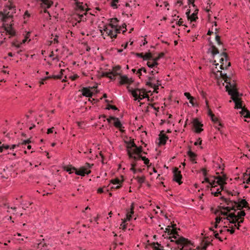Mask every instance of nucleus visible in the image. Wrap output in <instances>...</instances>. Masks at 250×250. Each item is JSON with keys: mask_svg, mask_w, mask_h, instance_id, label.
I'll return each instance as SVG.
<instances>
[{"mask_svg": "<svg viewBox=\"0 0 250 250\" xmlns=\"http://www.w3.org/2000/svg\"><path fill=\"white\" fill-rule=\"evenodd\" d=\"M220 75L227 83L226 85V90L228 91L229 95H231V99L234 102L235 107L236 108H242V110L240 112L241 115L245 118H250V112L247 109L242 108V102L239 98V94L236 88L234 82L231 83L230 82H228L229 80L227 74L222 73L221 71H220Z\"/></svg>", "mask_w": 250, "mask_h": 250, "instance_id": "nucleus-1", "label": "nucleus"}, {"mask_svg": "<svg viewBox=\"0 0 250 250\" xmlns=\"http://www.w3.org/2000/svg\"><path fill=\"white\" fill-rule=\"evenodd\" d=\"M127 154L129 158L133 159L134 161L140 160L141 157V153L142 152V147H138L133 141L130 142L127 146Z\"/></svg>", "mask_w": 250, "mask_h": 250, "instance_id": "nucleus-2", "label": "nucleus"}, {"mask_svg": "<svg viewBox=\"0 0 250 250\" xmlns=\"http://www.w3.org/2000/svg\"><path fill=\"white\" fill-rule=\"evenodd\" d=\"M15 13V7L10 3L9 5L5 6L3 12H0V20L3 22H6L8 19L11 18Z\"/></svg>", "mask_w": 250, "mask_h": 250, "instance_id": "nucleus-3", "label": "nucleus"}, {"mask_svg": "<svg viewBox=\"0 0 250 250\" xmlns=\"http://www.w3.org/2000/svg\"><path fill=\"white\" fill-rule=\"evenodd\" d=\"M127 88L131 92L133 97H134L135 100H138V102H140L141 100L145 98H148V95L144 89L136 88L135 89H130L129 87H127Z\"/></svg>", "mask_w": 250, "mask_h": 250, "instance_id": "nucleus-4", "label": "nucleus"}, {"mask_svg": "<svg viewBox=\"0 0 250 250\" xmlns=\"http://www.w3.org/2000/svg\"><path fill=\"white\" fill-rule=\"evenodd\" d=\"M225 178L221 176H217L216 177H213V179H209L206 177L205 181L209 184L212 188H215L217 185L222 186V184H225Z\"/></svg>", "mask_w": 250, "mask_h": 250, "instance_id": "nucleus-5", "label": "nucleus"}, {"mask_svg": "<svg viewBox=\"0 0 250 250\" xmlns=\"http://www.w3.org/2000/svg\"><path fill=\"white\" fill-rule=\"evenodd\" d=\"M227 57V55L226 53L224 52L220 55L219 62H220V64L219 65V63H215V65H216V68L217 70L218 66H219L221 69H224L225 68H227V66H229L230 65V63L229 62H228V65H227V63H228Z\"/></svg>", "mask_w": 250, "mask_h": 250, "instance_id": "nucleus-6", "label": "nucleus"}, {"mask_svg": "<svg viewBox=\"0 0 250 250\" xmlns=\"http://www.w3.org/2000/svg\"><path fill=\"white\" fill-rule=\"evenodd\" d=\"M93 165H92V166ZM91 167L89 163H86L84 166L81 167L78 169L75 170V174L81 176H84L85 175H88L91 173L90 168Z\"/></svg>", "mask_w": 250, "mask_h": 250, "instance_id": "nucleus-7", "label": "nucleus"}, {"mask_svg": "<svg viewBox=\"0 0 250 250\" xmlns=\"http://www.w3.org/2000/svg\"><path fill=\"white\" fill-rule=\"evenodd\" d=\"M245 212L244 211H240L238 212L237 215H236L234 213H229L227 219L229 221V222L231 223H235L236 221H238V220L241 219L242 217L245 215Z\"/></svg>", "mask_w": 250, "mask_h": 250, "instance_id": "nucleus-8", "label": "nucleus"}, {"mask_svg": "<svg viewBox=\"0 0 250 250\" xmlns=\"http://www.w3.org/2000/svg\"><path fill=\"white\" fill-rule=\"evenodd\" d=\"M120 29H115L111 26L105 25L104 28V31L110 36L111 38H116L117 34L120 33Z\"/></svg>", "mask_w": 250, "mask_h": 250, "instance_id": "nucleus-9", "label": "nucleus"}, {"mask_svg": "<svg viewBox=\"0 0 250 250\" xmlns=\"http://www.w3.org/2000/svg\"><path fill=\"white\" fill-rule=\"evenodd\" d=\"M121 67L120 66H116L113 68L111 72H107L104 73V76L113 80L114 77L120 75Z\"/></svg>", "mask_w": 250, "mask_h": 250, "instance_id": "nucleus-10", "label": "nucleus"}, {"mask_svg": "<svg viewBox=\"0 0 250 250\" xmlns=\"http://www.w3.org/2000/svg\"><path fill=\"white\" fill-rule=\"evenodd\" d=\"M146 85L153 87L154 90H156L158 86L160 85L159 81L157 79L156 80L155 77L153 75L148 77V81L146 82Z\"/></svg>", "mask_w": 250, "mask_h": 250, "instance_id": "nucleus-11", "label": "nucleus"}, {"mask_svg": "<svg viewBox=\"0 0 250 250\" xmlns=\"http://www.w3.org/2000/svg\"><path fill=\"white\" fill-rule=\"evenodd\" d=\"M181 178V171L178 170V168L175 167L173 170V180L178 183L179 184H181L182 183Z\"/></svg>", "mask_w": 250, "mask_h": 250, "instance_id": "nucleus-12", "label": "nucleus"}, {"mask_svg": "<svg viewBox=\"0 0 250 250\" xmlns=\"http://www.w3.org/2000/svg\"><path fill=\"white\" fill-rule=\"evenodd\" d=\"M193 125L195 128V131L196 133H200L203 130V129L202 128L203 124H202L197 119L193 120Z\"/></svg>", "mask_w": 250, "mask_h": 250, "instance_id": "nucleus-13", "label": "nucleus"}, {"mask_svg": "<svg viewBox=\"0 0 250 250\" xmlns=\"http://www.w3.org/2000/svg\"><path fill=\"white\" fill-rule=\"evenodd\" d=\"M94 87H83L82 89V95L87 97H91L92 96L93 92L91 91V89H93Z\"/></svg>", "mask_w": 250, "mask_h": 250, "instance_id": "nucleus-14", "label": "nucleus"}, {"mask_svg": "<svg viewBox=\"0 0 250 250\" xmlns=\"http://www.w3.org/2000/svg\"><path fill=\"white\" fill-rule=\"evenodd\" d=\"M223 210H221L220 212L219 211H216L215 212V214H217L218 213H219L218 215H228V213L231 210L234 209V206L232 207H223L222 208Z\"/></svg>", "mask_w": 250, "mask_h": 250, "instance_id": "nucleus-15", "label": "nucleus"}, {"mask_svg": "<svg viewBox=\"0 0 250 250\" xmlns=\"http://www.w3.org/2000/svg\"><path fill=\"white\" fill-rule=\"evenodd\" d=\"M120 83L121 84H131L133 83V80L132 78H128L126 76H121L120 77Z\"/></svg>", "mask_w": 250, "mask_h": 250, "instance_id": "nucleus-16", "label": "nucleus"}, {"mask_svg": "<svg viewBox=\"0 0 250 250\" xmlns=\"http://www.w3.org/2000/svg\"><path fill=\"white\" fill-rule=\"evenodd\" d=\"M161 58V56H158L154 58H152L151 60H149L147 62V65L148 66H156L158 65V63L157 61Z\"/></svg>", "mask_w": 250, "mask_h": 250, "instance_id": "nucleus-17", "label": "nucleus"}, {"mask_svg": "<svg viewBox=\"0 0 250 250\" xmlns=\"http://www.w3.org/2000/svg\"><path fill=\"white\" fill-rule=\"evenodd\" d=\"M231 203L232 206H234V208L235 206H236L238 208H240L242 207H245L248 204V203L245 199L241 200V201L239 202V204H238L236 202H234Z\"/></svg>", "mask_w": 250, "mask_h": 250, "instance_id": "nucleus-18", "label": "nucleus"}, {"mask_svg": "<svg viewBox=\"0 0 250 250\" xmlns=\"http://www.w3.org/2000/svg\"><path fill=\"white\" fill-rule=\"evenodd\" d=\"M168 139V137L161 132L159 135V145H163L166 143L167 140Z\"/></svg>", "mask_w": 250, "mask_h": 250, "instance_id": "nucleus-19", "label": "nucleus"}, {"mask_svg": "<svg viewBox=\"0 0 250 250\" xmlns=\"http://www.w3.org/2000/svg\"><path fill=\"white\" fill-rule=\"evenodd\" d=\"M134 205L133 203L131 204L130 211H128L126 213V218L124 219V220H125V221H129L131 218L132 214L134 213Z\"/></svg>", "mask_w": 250, "mask_h": 250, "instance_id": "nucleus-20", "label": "nucleus"}, {"mask_svg": "<svg viewBox=\"0 0 250 250\" xmlns=\"http://www.w3.org/2000/svg\"><path fill=\"white\" fill-rule=\"evenodd\" d=\"M118 21L117 19H116V18L111 19L110 20V22L108 25L111 26L113 28H114L115 29H118L117 28V24ZM119 29H120V27Z\"/></svg>", "mask_w": 250, "mask_h": 250, "instance_id": "nucleus-21", "label": "nucleus"}, {"mask_svg": "<svg viewBox=\"0 0 250 250\" xmlns=\"http://www.w3.org/2000/svg\"><path fill=\"white\" fill-rule=\"evenodd\" d=\"M113 121H114V125L117 128H120L122 126V125L121 124L120 120L117 118H112Z\"/></svg>", "mask_w": 250, "mask_h": 250, "instance_id": "nucleus-22", "label": "nucleus"}, {"mask_svg": "<svg viewBox=\"0 0 250 250\" xmlns=\"http://www.w3.org/2000/svg\"><path fill=\"white\" fill-rule=\"evenodd\" d=\"M224 185V184H222V185L221 188V185H219L220 186V188H217L216 191H214V189H213L214 188H212L211 189V190L212 191H211V193L214 194V195L215 196H218L219 195V194H220L221 191L222 190V189H223V186Z\"/></svg>", "mask_w": 250, "mask_h": 250, "instance_id": "nucleus-23", "label": "nucleus"}, {"mask_svg": "<svg viewBox=\"0 0 250 250\" xmlns=\"http://www.w3.org/2000/svg\"><path fill=\"white\" fill-rule=\"evenodd\" d=\"M158 65H156V66H148L152 70H150V73L151 75H155V74H157L159 72V68L157 66Z\"/></svg>", "mask_w": 250, "mask_h": 250, "instance_id": "nucleus-24", "label": "nucleus"}, {"mask_svg": "<svg viewBox=\"0 0 250 250\" xmlns=\"http://www.w3.org/2000/svg\"><path fill=\"white\" fill-rule=\"evenodd\" d=\"M16 146V145H13L11 146H10L9 145L3 144L1 146H0V152H1L2 151L3 148L5 149L10 148L11 149L15 148Z\"/></svg>", "mask_w": 250, "mask_h": 250, "instance_id": "nucleus-25", "label": "nucleus"}, {"mask_svg": "<svg viewBox=\"0 0 250 250\" xmlns=\"http://www.w3.org/2000/svg\"><path fill=\"white\" fill-rule=\"evenodd\" d=\"M209 51L214 57L215 55H217L219 53L218 49L214 45H212L211 46V47L209 48Z\"/></svg>", "mask_w": 250, "mask_h": 250, "instance_id": "nucleus-26", "label": "nucleus"}, {"mask_svg": "<svg viewBox=\"0 0 250 250\" xmlns=\"http://www.w3.org/2000/svg\"><path fill=\"white\" fill-rule=\"evenodd\" d=\"M64 169L66 171L68 172L69 173H73L74 172L75 173V170H76V168L74 167H72L71 166H66L64 167Z\"/></svg>", "mask_w": 250, "mask_h": 250, "instance_id": "nucleus-27", "label": "nucleus"}, {"mask_svg": "<svg viewBox=\"0 0 250 250\" xmlns=\"http://www.w3.org/2000/svg\"><path fill=\"white\" fill-rule=\"evenodd\" d=\"M211 120L215 124H217L218 126H221V124L219 122L218 119L214 115H211V117H210Z\"/></svg>", "mask_w": 250, "mask_h": 250, "instance_id": "nucleus-28", "label": "nucleus"}, {"mask_svg": "<svg viewBox=\"0 0 250 250\" xmlns=\"http://www.w3.org/2000/svg\"><path fill=\"white\" fill-rule=\"evenodd\" d=\"M4 28H5V31H6V32L7 33H8L10 35H14V32L13 31L11 25L9 26L7 25V27L4 26Z\"/></svg>", "mask_w": 250, "mask_h": 250, "instance_id": "nucleus-29", "label": "nucleus"}, {"mask_svg": "<svg viewBox=\"0 0 250 250\" xmlns=\"http://www.w3.org/2000/svg\"><path fill=\"white\" fill-rule=\"evenodd\" d=\"M54 78L55 79H60L61 78V76H53L52 77H45L44 78L42 79V81L40 82V83L41 84H42L44 83V81L48 80V79L49 78Z\"/></svg>", "mask_w": 250, "mask_h": 250, "instance_id": "nucleus-30", "label": "nucleus"}, {"mask_svg": "<svg viewBox=\"0 0 250 250\" xmlns=\"http://www.w3.org/2000/svg\"><path fill=\"white\" fill-rule=\"evenodd\" d=\"M188 19L190 20L191 21H194L197 18V13H193L191 15H188Z\"/></svg>", "mask_w": 250, "mask_h": 250, "instance_id": "nucleus-31", "label": "nucleus"}, {"mask_svg": "<svg viewBox=\"0 0 250 250\" xmlns=\"http://www.w3.org/2000/svg\"><path fill=\"white\" fill-rule=\"evenodd\" d=\"M188 155L189 156V157H190L191 161H194L195 160V158L196 155L194 152H193L191 151H189L188 152Z\"/></svg>", "mask_w": 250, "mask_h": 250, "instance_id": "nucleus-32", "label": "nucleus"}, {"mask_svg": "<svg viewBox=\"0 0 250 250\" xmlns=\"http://www.w3.org/2000/svg\"><path fill=\"white\" fill-rule=\"evenodd\" d=\"M118 2V0H111L110 4L112 7H113L114 8H117V3Z\"/></svg>", "mask_w": 250, "mask_h": 250, "instance_id": "nucleus-33", "label": "nucleus"}, {"mask_svg": "<svg viewBox=\"0 0 250 250\" xmlns=\"http://www.w3.org/2000/svg\"><path fill=\"white\" fill-rule=\"evenodd\" d=\"M152 55L150 53H146L143 57V59L144 60H147L149 59L151 60L152 59Z\"/></svg>", "mask_w": 250, "mask_h": 250, "instance_id": "nucleus-34", "label": "nucleus"}, {"mask_svg": "<svg viewBox=\"0 0 250 250\" xmlns=\"http://www.w3.org/2000/svg\"><path fill=\"white\" fill-rule=\"evenodd\" d=\"M223 219L222 217H217L215 219V225H214V227L215 228H217V226H218V224H219L220 223V222L221 221V220Z\"/></svg>", "mask_w": 250, "mask_h": 250, "instance_id": "nucleus-35", "label": "nucleus"}, {"mask_svg": "<svg viewBox=\"0 0 250 250\" xmlns=\"http://www.w3.org/2000/svg\"><path fill=\"white\" fill-rule=\"evenodd\" d=\"M123 220V222H122V224L120 225V229L125 230L126 228V225L125 224L126 221H125V220Z\"/></svg>", "mask_w": 250, "mask_h": 250, "instance_id": "nucleus-36", "label": "nucleus"}, {"mask_svg": "<svg viewBox=\"0 0 250 250\" xmlns=\"http://www.w3.org/2000/svg\"><path fill=\"white\" fill-rule=\"evenodd\" d=\"M189 100V103L192 104V106L196 105V99L193 97Z\"/></svg>", "mask_w": 250, "mask_h": 250, "instance_id": "nucleus-37", "label": "nucleus"}, {"mask_svg": "<svg viewBox=\"0 0 250 250\" xmlns=\"http://www.w3.org/2000/svg\"><path fill=\"white\" fill-rule=\"evenodd\" d=\"M140 158H141V159H142L143 161H144V163H145L146 165H147L149 164V160L147 158H146V157H144V156H141V157H140Z\"/></svg>", "mask_w": 250, "mask_h": 250, "instance_id": "nucleus-38", "label": "nucleus"}, {"mask_svg": "<svg viewBox=\"0 0 250 250\" xmlns=\"http://www.w3.org/2000/svg\"><path fill=\"white\" fill-rule=\"evenodd\" d=\"M137 181L140 184H142L144 182H145V177H138L137 178Z\"/></svg>", "mask_w": 250, "mask_h": 250, "instance_id": "nucleus-39", "label": "nucleus"}, {"mask_svg": "<svg viewBox=\"0 0 250 250\" xmlns=\"http://www.w3.org/2000/svg\"><path fill=\"white\" fill-rule=\"evenodd\" d=\"M50 42V44H51L53 42H54V43H58V42H59V41H58V36L56 35L55 38L53 39V40L51 41Z\"/></svg>", "mask_w": 250, "mask_h": 250, "instance_id": "nucleus-40", "label": "nucleus"}, {"mask_svg": "<svg viewBox=\"0 0 250 250\" xmlns=\"http://www.w3.org/2000/svg\"><path fill=\"white\" fill-rule=\"evenodd\" d=\"M111 183L113 185H117V184H120V180L119 179H115L112 180H111Z\"/></svg>", "mask_w": 250, "mask_h": 250, "instance_id": "nucleus-41", "label": "nucleus"}, {"mask_svg": "<svg viewBox=\"0 0 250 250\" xmlns=\"http://www.w3.org/2000/svg\"><path fill=\"white\" fill-rule=\"evenodd\" d=\"M75 1L77 4V7L81 9L82 10H84V8L82 6V3H78L77 0H75Z\"/></svg>", "mask_w": 250, "mask_h": 250, "instance_id": "nucleus-42", "label": "nucleus"}, {"mask_svg": "<svg viewBox=\"0 0 250 250\" xmlns=\"http://www.w3.org/2000/svg\"><path fill=\"white\" fill-rule=\"evenodd\" d=\"M184 95L188 99H190L192 97H193L192 96H191L190 94L188 92H185L184 93Z\"/></svg>", "mask_w": 250, "mask_h": 250, "instance_id": "nucleus-43", "label": "nucleus"}, {"mask_svg": "<svg viewBox=\"0 0 250 250\" xmlns=\"http://www.w3.org/2000/svg\"><path fill=\"white\" fill-rule=\"evenodd\" d=\"M106 108L108 109H109L110 108L112 109H114V110L117 109V107L115 105H110V104L108 105V106Z\"/></svg>", "mask_w": 250, "mask_h": 250, "instance_id": "nucleus-44", "label": "nucleus"}, {"mask_svg": "<svg viewBox=\"0 0 250 250\" xmlns=\"http://www.w3.org/2000/svg\"><path fill=\"white\" fill-rule=\"evenodd\" d=\"M202 143V140L201 138H199L198 140L194 143L195 146H197L198 145H201Z\"/></svg>", "mask_w": 250, "mask_h": 250, "instance_id": "nucleus-45", "label": "nucleus"}, {"mask_svg": "<svg viewBox=\"0 0 250 250\" xmlns=\"http://www.w3.org/2000/svg\"><path fill=\"white\" fill-rule=\"evenodd\" d=\"M142 71H143L144 73H146V70L144 67H142L138 70V72H141Z\"/></svg>", "mask_w": 250, "mask_h": 250, "instance_id": "nucleus-46", "label": "nucleus"}, {"mask_svg": "<svg viewBox=\"0 0 250 250\" xmlns=\"http://www.w3.org/2000/svg\"><path fill=\"white\" fill-rule=\"evenodd\" d=\"M215 39H216V41H217L218 43L219 44H220L221 43V42H220V37L218 35H216V37H215Z\"/></svg>", "mask_w": 250, "mask_h": 250, "instance_id": "nucleus-47", "label": "nucleus"}, {"mask_svg": "<svg viewBox=\"0 0 250 250\" xmlns=\"http://www.w3.org/2000/svg\"><path fill=\"white\" fill-rule=\"evenodd\" d=\"M97 192L98 193H103L104 192V188H99L97 190Z\"/></svg>", "mask_w": 250, "mask_h": 250, "instance_id": "nucleus-48", "label": "nucleus"}, {"mask_svg": "<svg viewBox=\"0 0 250 250\" xmlns=\"http://www.w3.org/2000/svg\"><path fill=\"white\" fill-rule=\"evenodd\" d=\"M183 23V21L182 20V19H180L177 22V24L179 25H182Z\"/></svg>", "mask_w": 250, "mask_h": 250, "instance_id": "nucleus-49", "label": "nucleus"}, {"mask_svg": "<svg viewBox=\"0 0 250 250\" xmlns=\"http://www.w3.org/2000/svg\"><path fill=\"white\" fill-rule=\"evenodd\" d=\"M53 129H54V127H51V128H50L48 129V130H47V134H50V133H52V132H53Z\"/></svg>", "mask_w": 250, "mask_h": 250, "instance_id": "nucleus-50", "label": "nucleus"}, {"mask_svg": "<svg viewBox=\"0 0 250 250\" xmlns=\"http://www.w3.org/2000/svg\"><path fill=\"white\" fill-rule=\"evenodd\" d=\"M83 122H77V125L80 128H83Z\"/></svg>", "mask_w": 250, "mask_h": 250, "instance_id": "nucleus-51", "label": "nucleus"}, {"mask_svg": "<svg viewBox=\"0 0 250 250\" xmlns=\"http://www.w3.org/2000/svg\"><path fill=\"white\" fill-rule=\"evenodd\" d=\"M227 230L228 232H229L231 234H233L234 232V229H227Z\"/></svg>", "mask_w": 250, "mask_h": 250, "instance_id": "nucleus-52", "label": "nucleus"}, {"mask_svg": "<svg viewBox=\"0 0 250 250\" xmlns=\"http://www.w3.org/2000/svg\"><path fill=\"white\" fill-rule=\"evenodd\" d=\"M208 115H209L210 117H211V115H214V114L212 113V111H211V109H209V108H208Z\"/></svg>", "mask_w": 250, "mask_h": 250, "instance_id": "nucleus-53", "label": "nucleus"}, {"mask_svg": "<svg viewBox=\"0 0 250 250\" xmlns=\"http://www.w3.org/2000/svg\"><path fill=\"white\" fill-rule=\"evenodd\" d=\"M29 143H30V141L29 140H24L23 142H22V144H24V145H26L27 144H29Z\"/></svg>", "mask_w": 250, "mask_h": 250, "instance_id": "nucleus-54", "label": "nucleus"}, {"mask_svg": "<svg viewBox=\"0 0 250 250\" xmlns=\"http://www.w3.org/2000/svg\"><path fill=\"white\" fill-rule=\"evenodd\" d=\"M203 175L206 176L207 175V170L205 168L202 169Z\"/></svg>", "mask_w": 250, "mask_h": 250, "instance_id": "nucleus-55", "label": "nucleus"}, {"mask_svg": "<svg viewBox=\"0 0 250 250\" xmlns=\"http://www.w3.org/2000/svg\"><path fill=\"white\" fill-rule=\"evenodd\" d=\"M136 161H134V162H133L132 163H131V166L132 167H135L136 166Z\"/></svg>", "mask_w": 250, "mask_h": 250, "instance_id": "nucleus-56", "label": "nucleus"}, {"mask_svg": "<svg viewBox=\"0 0 250 250\" xmlns=\"http://www.w3.org/2000/svg\"><path fill=\"white\" fill-rule=\"evenodd\" d=\"M112 118H114V117H110V118H109L107 119V122H108L109 123H111V120H113V119H112Z\"/></svg>", "mask_w": 250, "mask_h": 250, "instance_id": "nucleus-57", "label": "nucleus"}, {"mask_svg": "<svg viewBox=\"0 0 250 250\" xmlns=\"http://www.w3.org/2000/svg\"><path fill=\"white\" fill-rule=\"evenodd\" d=\"M214 236L216 238L219 239L221 241H222L220 238L219 237V234L218 233H215Z\"/></svg>", "mask_w": 250, "mask_h": 250, "instance_id": "nucleus-58", "label": "nucleus"}, {"mask_svg": "<svg viewBox=\"0 0 250 250\" xmlns=\"http://www.w3.org/2000/svg\"><path fill=\"white\" fill-rule=\"evenodd\" d=\"M234 224H235L234 226H235V227H237V228L238 229H239V227H240V223H239L238 222V223H237V225L236 224V223H234Z\"/></svg>", "mask_w": 250, "mask_h": 250, "instance_id": "nucleus-59", "label": "nucleus"}, {"mask_svg": "<svg viewBox=\"0 0 250 250\" xmlns=\"http://www.w3.org/2000/svg\"><path fill=\"white\" fill-rule=\"evenodd\" d=\"M130 170L132 171H133L134 173H135L136 172V170L135 169V167H132L131 166V167L130 168Z\"/></svg>", "mask_w": 250, "mask_h": 250, "instance_id": "nucleus-60", "label": "nucleus"}, {"mask_svg": "<svg viewBox=\"0 0 250 250\" xmlns=\"http://www.w3.org/2000/svg\"><path fill=\"white\" fill-rule=\"evenodd\" d=\"M24 17L25 16H27V17H29L30 15L28 13L27 11H26L24 13Z\"/></svg>", "mask_w": 250, "mask_h": 250, "instance_id": "nucleus-61", "label": "nucleus"}, {"mask_svg": "<svg viewBox=\"0 0 250 250\" xmlns=\"http://www.w3.org/2000/svg\"><path fill=\"white\" fill-rule=\"evenodd\" d=\"M164 4L165 7H167L168 5V3L167 1H164Z\"/></svg>", "mask_w": 250, "mask_h": 250, "instance_id": "nucleus-62", "label": "nucleus"}, {"mask_svg": "<svg viewBox=\"0 0 250 250\" xmlns=\"http://www.w3.org/2000/svg\"><path fill=\"white\" fill-rule=\"evenodd\" d=\"M238 194H239V193H238V192H234V193H232V194H231V195H232V196H233V195H234V196H235V195H238Z\"/></svg>", "mask_w": 250, "mask_h": 250, "instance_id": "nucleus-63", "label": "nucleus"}, {"mask_svg": "<svg viewBox=\"0 0 250 250\" xmlns=\"http://www.w3.org/2000/svg\"><path fill=\"white\" fill-rule=\"evenodd\" d=\"M247 181L248 183L250 182V174H249V178L247 179Z\"/></svg>", "mask_w": 250, "mask_h": 250, "instance_id": "nucleus-64", "label": "nucleus"}]
</instances>
